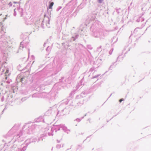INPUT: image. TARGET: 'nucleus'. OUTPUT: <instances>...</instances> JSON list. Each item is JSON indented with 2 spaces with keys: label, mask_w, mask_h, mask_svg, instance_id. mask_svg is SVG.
I'll return each instance as SVG.
<instances>
[{
  "label": "nucleus",
  "mask_w": 151,
  "mask_h": 151,
  "mask_svg": "<svg viewBox=\"0 0 151 151\" xmlns=\"http://www.w3.org/2000/svg\"><path fill=\"white\" fill-rule=\"evenodd\" d=\"M124 101V99H120L119 100V101L120 102H121L122 101Z\"/></svg>",
  "instance_id": "nucleus-2"
},
{
  "label": "nucleus",
  "mask_w": 151,
  "mask_h": 151,
  "mask_svg": "<svg viewBox=\"0 0 151 151\" xmlns=\"http://www.w3.org/2000/svg\"><path fill=\"white\" fill-rule=\"evenodd\" d=\"M8 70H6V73H8Z\"/></svg>",
  "instance_id": "nucleus-4"
},
{
  "label": "nucleus",
  "mask_w": 151,
  "mask_h": 151,
  "mask_svg": "<svg viewBox=\"0 0 151 151\" xmlns=\"http://www.w3.org/2000/svg\"><path fill=\"white\" fill-rule=\"evenodd\" d=\"M103 0H99V3H101V1H102Z\"/></svg>",
  "instance_id": "nucleus-3"
},
{
  "label": "nucleus",
  "mask_w": 151,
  "mask_h": 151,
  "mask_svg": "<svg viewBox=\"0 0 151 151\" xmlns=\"http://www.w3.org/2000/svg\"><path fill=\"white\" fill-rule=\"evenodd\" d=\"M53 4H54V3L53 2L51 3H50V5H49V9H52V6H53Z\"/></svg>",
  "instance_id": "nucleus-1"
},
{
  "label": "nucleus",
  "mask_w": 151,
  "mask_h": 151,
  "mask_svg": "<svg viewBox=\"0 0 151 151\" xmlns=\"http://www.w3.org/2000/svg\"><path fill=\"white\" fill-rule=\"evenodd\" d=\"M22 79H21V81H22Z\"/></svg>",
  "instance_id": "nucleus-5"
}]
</instances>
